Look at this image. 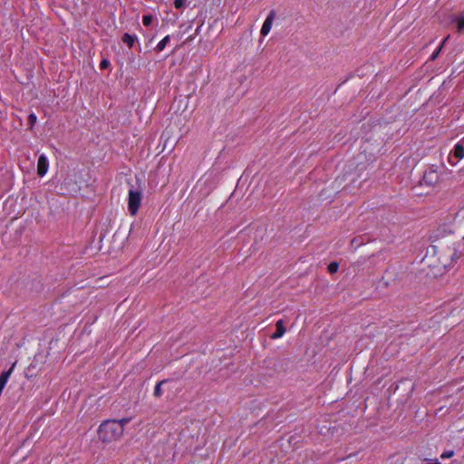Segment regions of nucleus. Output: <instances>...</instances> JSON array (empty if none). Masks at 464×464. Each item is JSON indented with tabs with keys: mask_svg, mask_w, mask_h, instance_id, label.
I'll use <instances>...</instances> for the list:
<instances>
[{
	"mask_svg": "<svg viewBox=\"0 0 464 464\" xmlns=\"http://www.w3.org/2000/svg\"><path fill=\"white\" fill-rule=\"evenodd\" d=\"M153 16L151 14H144L142 16V24L145 26H150L152 23Z\"/></svg>",
	"mask_w": 464,
	"mask_h": 464,
	"instance_id": "2eb2a0df",
	"label": "nucleus"
},
{
	"mask_svg": "<svg viewBox=\"0 0 464 464\" xmlns=\"http://www.w3.org/2000/svg\"><path fill=\"white\" fill-rule=\"evenodd\" d=\"M36 120H37V117H36V115L34 113H31L28 116V122H29L31 127H33L36 123Z\"/></svg>",
	"mask_w": 464,
	"mask_h": 464,
	"instance_id": "dca6fc26",
	"label": "nucleus"
},
{
	"mask_svg": "<svg viewBox=\"0 0 464 464\" xmlns=\"http://www.w3.org/2000/svg\"><path fill=\"white\" fill-rule=\"evenodd\" d=\"M427 464H440L438 459H426Z\"/></svg>",
	"mask_w": 464,
	"mask_h": 464,
	"instance_id": "412c9836",
	"label": "nucleus"
},
{
	"mask_svg": "<svg viewBox=\"0 0 464 464\" xmlns=\"http://www.w3.org/2000/svg\"><path fill=\"white\" fill-rule=\"evenodd\" d=\"M440 181V174L436 169H427L422 177V184L428 186H434Z\"/></svg>",
	"mask_w": 464,
	"mask_h": 464,
	"instance_id": "20e7f679",
	"label": "nucleus"
},
{
	"mask_svg": "<svg viewBox=\"0 0 464 464\" xmlns=\"http://www.w3.org/2000/svg\"><path fill=\"white\" fill-rule=\"evenodd\" d=\"M450 38V35H448L442 42L441 44L436 48V50L432 53V54L430 55V60L431 61H434L440 54V53L441 52L445 43L449 40Z\"/></svg>",
	"mask_w": 464,
	"mask_h": 464,
	"instance_id": "f8f14e48",
	"label": "nucleus"
},
{
	"mask_svg": "<svg viewBox=\"0 0 464 464\" xmlns=\"http://www.w3.org/2000/svg\"><path fill=\"white\" fill-rule=\"evenodd\" d=\"M130 418H122V419H121V420H117V422L121 423V428H122V430H124V426H125L127 423H129V422H130Z\"/></svg>",
	"mask_w": 464,
	"mask_h": 464,
	"instance_id": "6ab92c4d",
	"label": "nucleus"
},
{
	"mask_svg": "<svg viewBox=\"0 0 464 464\" xmlns=\"http://www.w3.org/2000/svg\"><path fill=\"white\" fill-rule=\"evenodd\" d=\"M454 23L456 24L457 32L459 34H464V15L457 16L454 19Z\"/></svg>",
	"mask_w": 464,
	"mask_h": 464,
	"instance_id": "9d476101",
	"label": "nucleus"
},
{
	"mask_svg": "<svg viewBox=\"0 0 464 464\" xmlns=\"http://www.w3.org/2000/svg\"><path fill=\"white\" fill-rule=\"evenodd\" d=\"M276 332L271 335V338L272 339H279L281 338L285 333V328L284 326V322L282 319L278 320L276 324Z\"/></svg>",
	"mask_w": 464,
	"mask_h": 464,
	"instance_id": "0eeeda50",
	"label": "nucleus"
},
{
	"mask_svg": "<svg viewBox=\"0 0 464 464\" xmlns=\"http://www.w3.org/2000/svg\"><path fill=\"white\" fill-rule=\"evenodd\" d=\"M110 65V62L107 59H103L100 63V69H106Z\"/></svg>",
	"mask_w": 464,
	"mask_h": 464,
	"instance_id": "aec40b11",
	"label": "nucleus"
},
{
	"mask_svg": "<svg viewBox=\"0 0 464 464\" xmlns=\"http://www.w3.org/2000/svg\"><path fill=\"white\" fill-rule=\"evenodd\" d=\"M445 261L443 262L444 266L451 265L455 260L459 258L457 251L455 249H449L448 255H445Z\"/></svg>",
	"mask_w": 464,
	"mask_h": 464,
	"instance_id": "6e6552de",
	"label": "nucleus"
},
{
	"mask_svg": "<svg viewBox=\"0 0 464 464\" xmlns=\"http://www.w3.org/2000/svg\"><path fill=\"white\" fill-rule=\"evenodd\" d=\"M49 169V160L44 154H41L37 161V174L44 177Z\"/></svg>",
	"mask_w": 464,
	"mask_h": 464,
	"instance_id": "423d86ee",
	"label": "nucleus"
},
{
	"mask_svg": "<svg viewBox=\"0 0 464 464\" xmlns=\"http://www.w3.org/2000/svg\"><path fill=\"white\" fill-rule=\"evenodd\" d=\"M138 40V37L136 35L130 34L128 33H125L122 35V42L128 45L129 48H131L134 45V43Z\"/></svg>",
	"mask_w": 464,
	"mask_h": 464,
	"instance_id": "1a4fd4ad",
	"label": "nucleus"
},
{
	"mask_svg": "<svg viewBox=\"0 0 464 464\" xmlns=\"http://www.w3.org/2000/svg\"><path fill=\"white\" fill-rule=\"evenodd\" d=\"M464 158V139L459 141L450 151L448 161L451 166H455Z\"/></svg>",
	"mask_w": 464,
	"mask_h": 464,
	"instance_id": "7ed1b4c3",
	"label": "nucleus"
},
{
	"mask_svg": "<svg viewBox=\"0 0 464 464\" xmlns=\"http://www.w3.org/2000/svg\"><path fill=\"white\" fill-rule=\"evenodd\" d=\"M338 268H339V264L337 262H331L329 265H328V271L330 274H334L338 271Z\"/></svg>",
	"mask_w": 464,
	"mask_h": 464,
	"instance_id": "4468645a",
	"label": "nucleus"
},
{
	"mask_svg": "<svg viewBox=\"0 0 464 464\" xmlns=\"http://www.w3.org/2000/svg\"><path fill=\"white\" fill-rule=\"evenodd\" d=\"M276 14L275 10H271L269 12L268 15L266 16L265 22L262 24V27L260 30L261 35L266 36L269 34V32L271 31V28H272L274 20L276 18Z\"/></svg>",
	"mask_w": 464,
	"mask_h": 464,
	"instance_id": "39448f33",
	"label": "nucleus"
},
{
	"mask_svg": "<svg viewBox=\"0 0 464 464\" xmlns=\"http://www.w3.org/2000/svg\"><path fill=\"white\" fill-rule=\"evenodd\" d=\"M170 40V36L169 35H166L162 40H160L158 44L156 45L155 47V50L160 53L161 51H163L167 45V44L169 42Z\"/></svg>",
	"mask_w": 464,
	"mask_h": 464,
	"instance_id": "9b49d317",
	"label": "nucleus"
},
{
	"mask_svg": "<svg viewBox=\"0 0 464 464\" xmlns=\"http://www.w3.org/2000/svg\"><path fill=\"white\" fill-rule=\"evenodd\" d=\"M186 0H174V6L177 9H180L184 6Z\"/></svg>",
	"mask_w": 464,
	"mask_h": 464,
	"instance_id": "a211bd4d",
	"label": "nucleus"
},
{
	"mask_svg": "<svg viewBox=\"0 0 464 464\" xmlns=\"http://www.w3.org/2000/svg\"><path fill=\"white\" fill-rule=\"evenodd\" d=\"M142 192L140 189L130 187L128 192V210L134 217L137 215L141 202Z\"/></svg>",
	"mask_w": 464,
	"mask_h": 464,
	"instance_id": "f03ea898",
	"label": "nucleus"
},
{
	"mask_svg": "<svg viewBox=\"0 0 464 464\" xmlns=\"http://www.w3.org/2000/svg\"><path fill=\"white\" fill-rule=\"evenodd\" d=\"M165 382H167V380H162L156 384L153 392L155 397H160L162 395L161 385Z\"/></svg>",
	"mask_w": 464,
	"mask_h": 464,
	"instance_id": "ddd939ff",
	"label": "nucleus"
},
{
	"mask_svg": "<svg viewBox=\"0 0 464 464\" xmlns=\"http://www.w3.org/2000/svg\"><path fill=\"white\" fill-rule=\"evenodd\" d=\"M122 434L121 425L116 420H104L98 428V436L102 442L117 440Z\"/></svg>",
	"mask_w": 464,
	"mask_h": 464,
	"instance_id": "f257e3e1",
	"label": "nucleus"
},
{
	"mask_svg": "<svg viewBox=\"0 0 464 464\" xmlns=\"http://www.w3.org/2000/svg\"><path fill=\"white\" fill-rule=\"evenodd\" d=\"M454 455V451L453 450H448V451H444L441 455H440V458L445 459H450L451 458L452 456Z\"/></svg>",
	"mask_w": 464,
	"mask_h": 464,
	"instance_id": "f3484780",
	"label": "nucleus"
}]
</instances>
